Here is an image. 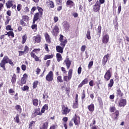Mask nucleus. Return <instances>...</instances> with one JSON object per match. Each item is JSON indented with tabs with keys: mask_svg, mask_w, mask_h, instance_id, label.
<instances>
[{
	"mask_svg": "<svg viewBox=\"0 0 129 129\" xmlns=\"http://www.w3.org/2000/svg\"><path fill=\"white\" fill-rule=\"evenodd\" d=\"M9 63L10 64V65H14V62H13L12 59H10L7 55L5 56L0 63V67H1L4 71H6V64Z\"/></svg>",
	"mask_w": 129,
	"mask_h": 129,
	"instance_id": "1",
	"label": "nucleus"
},
{
	"mask_svg": "<svg viewBox=\"0 0 129 129\" xmlns=\"http://www.w3.org/2000/svg\"><path fill=\"white\" fill-rule=\"evenodd\" d=\"M53 77L54 75L53 74V72L50 71L46 75L45 79L47 81H48V82H51V81H53Z\"/></svg>",
	"mask_w": 129,
	"mask_h": 129,
	"instance_id": "2",
	"label": "nucleus"
},
{
	"mask_svg": "<svg viewBox=\"0 0 129 129\" xmlns=\"http://www.w3.org/2000/svg\"><path fill=\"white\" fill-rule=\"evenodd\" d=\"M65 46H66V44L60 43V46L57 45L56 46V52H58V53H63V50H64V48H65Z\"/></svg>",
	"mask_w": 129,
	"mask_h": 129,
	"instance_id": "3",
	"label": "nucleus"
},
{
	"mask_svg": "<svg viewBox=\"0 0 129 129\" xmlns=\"http://www.w3.org/2000/svg\"><path fill=\"white\" fill-rule=\"evenodd\" d=\"M72 120H73L75 125H78V124H80V116L75 114V116L72 118Z\"/></svg>",
	"mask_w": 129,
	"mask_h": 129,
	"instance_id": "4",
	"label": "nucleus"
},
{
	"mask_svg": "<svg viewBox=\"0 0 129 129\" xmlns=\"http://www.w3.org/2000/svg\"><path fill=\"white\" fill-rule=\"evenodd\" d=\"M100 3H99V1H97L95 5L93 6V11L94 12H99L100 10Z\"/></svg>",
	"mask_w": 129,
	"mask_h": 129,
	"instance_id": "5",
	"label": "nucleus"
},
{
	"mask_svg": "<svg viewBox=\"0 0 129 129\" xmlns=\"http://www.w3.org/2000/svg\"><path fill=\"white\" fill-rule=\"evenodd\" d=\"M42 112L40 111V108H36L35 109V111L34 113H32V117L34 118V117H36L37 115H42Z\"/></svg>",
	"mask_w": 129,
	"mask_h": 129,
	"instance_id": "6",
	"label": "nucleus"
},
{
	"mask_svg": "<svg viewBox=\"0 0 129 129\" xmlns=\"http://www.w3.org/2000/svg\"><path fill=\"white\" fill-rule=\"evenodd\" d=\"M32 40L34 43H37V44L40 43L41 41V35L38 34L36 36H34L32 38Z\"/></svg>",
	"mask_w": 129,
	"mask_h": 129,
	"instance_id": "7",
	"label": "nucleus"
},
{
	"mask_svg": "<svg viewBox=\"0 0 129 129\" xmlns=\"http://www.w3.org/2000/svg\"><path fill=\"white\" fill-rule=\"evenodd\" d=\"M111 78V73H110V69H109L105 74L104 79L105 81H108Z\"/></svg>",
	"mask_w": 129,
	"mask_h": 129,
	"instance_id": "8",
	"label": "nucleus"
},
{
	"mask_svg": "<svg viewBox=\"0 0 129 129\" xmlns=\"http://www.w3.org/2000/svg\"><path fill=\"white\" fill-rule=\"evenodd\" d=\"M59 31L60 29H59V27H58V26L55 25L52 30V35L55 36H57V35L59 34Z\"/></svg>",
	"mask_w": 129,
	"mask_h": 129,
	"instance_id": "9",
	"label": "nucleus"
},
{
	"mask_svg": "<svg viewBox=\"0 0 129 129\" xmlns=\"http://www.w3.org/2000/svg\"><path fill=\"white\" fill-rule=\"evenodd\" d=\"M126 105V100L125 99H120L119 101V106L120 107H123Z\"/></svg>",
	"mask_w": 129,
	"mask_h": 129,
	"instance_id": "10",
	"label": "nucleus"
},
{
	"mask_svg": "<svg viewBox=\"0 0 129 129\" xmlns=\"http://www.w3.org/2000/svg\"><path fill=\"white\" fill-rule=\"evenodd\" d=\"M42 16H41V14H39V13H36L34 16L33 24H35L38 20H39L40 18H42Z\"/></svg>",
	"mask_w": 129,
	"mask_h": 129,
	"instance_id": "11",
	"label": "nucleus"
},
{
	"mask_svg": "<svg viewBox=\"0 0 129 129\" xmlns=\"http://www.w3.org/2000/svg\"><path fill=\"white\" fill-rule=\"evenodd\" d=\"M62 27L66 31H68L70 29V24L67 21H64L62 23Z\"/></svg>",
	"mask_w": 129,
	"mask_h": 129,
	"instance_id": "12",
	"label": "nucleus"
},
{
	"mask_svg": "<svg viewBox=\"0 0 129 129\" xmlns=\"http://www.w3.org/2000/svg\"><path fill=\"white\" fill-rule=\"evenodd\" d=\"M27 78L28 75H27V74H24L23 75V77L21 79V84H20L21 86H23V84H26V82H27Z\"/></svg>",
	"mask_w": 129,
	"mask_h": 129,
	"instance_id": "13",
	"label": "nucleus"
},
{
	"mask_svg": "<svg viewBox=\"0 0 129 129\" xmlns=\"http://www.w3.org/2000/svg\"><path fill=\"white\" fill-rule=\"evenodd\" d=\"M70 111H71V109H69L68 107H66L65 106H62V114H68Z\"/></svg>",
	"mask_w": 129,
	"mask_h": 129,
	"instance_id": "14",
	"label": "nucleus"
},
{
	"mask_svg": "<svg viewBox=\"0 0 129 129\" xmlns=\"http://www.w3.org/2000/svg\"><path fill=\"white\" fill-rule=\"evenodd\" d=\"M59 41L60 42V44H63V45H66V43H67L68 41L67 39H63L64 36L62 35V34L59 35Z\"/></svg>",
	"mask_w": 129,
	"mask_h": 129,
	"instance_id": "15",
	"label": "nucleus"
},
{
	"mask_svg": "<svg viewBox=\"0 0 129 129\" xmlns=\"http://www.w3.org/2000/svg\"><path fill=\"white\" fill-rule=\"evenodd\" d=\"M109 40V36L107 34H106L103 37L102 42L104 44H107V43H108Z\"/></svg>",
	"mask_w": 129,
	"mask_h": 129,
	"instance_id": "16",
	"label": "nucleus"
},
{
	"mask_svg": "<svg viewBox=\"0 0 129 129\" xmlns=\"http://www.w3.org/2000/svg\"><path fill=\"white\" fill-rule=\"evenodd\" d=\"M109 57V54L108 53L104 55V56L103 57V58L102 59V64H103V66H104L106 64V62L108 60Z\"/></svg>",
	"mask_w": 129,
	"mask_h": 129,
	"instance_id": "17",
	"label": "nucleus"
},
{
	"mask_svg": "<svg viewBox=\"0 0 129 129\" xmlns=\"http://www.w3.org/2000/svg\"><path fill=\"white\" fill-rule=\"evenodd\" d=\"M64 62L66 63L67 69H69V68H70V66H71V63L72 61H71L70 59H69V58H68L64 60Z\"/></svg>",
	"mask_w": 129,
	"mask_h": 129,
	"instance_id": "18",
	"label": "nucleus"
},
{
	"mask_svg": "<svg viewBox=\"0 0 129 129\" xmlns=\"http://www.w3.org/2000/svg\"><path fill=\"white\" fill-rule=\"evenodd\" d=\"M44 37L45 38L46 43H48V44H51V38L50 37V35H49V34L47 33H46L45 34Z\"/></svg>",
	"mask_w": 129,
	"mask_h": 129,
	"instance_id": "19",
	"label": "nucleus"
},
{
	"mask_svg": "<svg viewBox=\"0 0 129 129\" xmlns=\"http://www.w3.org/2000/svg\"><path fill=\"white\" fill-rule=\"evenodd\" d=\"M88 83V79H85L79 85L78 87L79 88H81L83 86V85L85 84H87Z\"/></svg>",
	"mask_w": 129,
	"mask_h": 129,
	"instance_id": "20",
	"label": "nucleus"
},
{
	"mask_svg": "<svg viewBox=\"0 0 129 129\" xmlns=\"http://www.w3.org/2000/svg\"><path fill=\"white\" fill-rule=\"evenodd\" d=\"M13 3V1L9 0L8 1V2L6 3V7L7 9H11V8L14 6Z\"/></svg>",
	"mask_w": 129,
	"mask_h": 129,
	"instance_id": "21",
	"label": "nucleus"
},
{
	"mask_svg": "<svg viewBox=\"0 0 129 129\" xmlns=\"http://www.w3.org/2000/svg\"><path fill=\"white\" fill-rule=\"evenodd\" d=\"M49 126V122H45L43 123V125L40 127V129H48V127Z\"/></svg>",
	"mask_w": 129,
	"mask_h": 129,
	"instance_id": "22",
	"label": "nucleus"
},
{
	"mask_svg": "<svg viewBox=\"0 0 129 129\" xmlns=\"http://www.w3.org/2000/svg\"><path fill=\"white\" fill-rule=\"evenodd\" d=\"M66 5L71 8V7H73L74 6V2L71 0H68L67 1Z\"/></svg>",
	"mask_w": 129,
	"mask_h": 129,
	"instance_id": "23",
	"label": "nucleus"
},
{
	"mask_svg": "<svg viewBox=\"0 0 129 129\" xmlns=\"http://www.w3.org/2000/svg\"><path fill=\"white\" fill-rule=\"evenodd\" d=\"M16 81H17V75L14 74L11 79V82L13 85L14 84H16Z\"/></svg>",
	"mask_w": 129,
	"mask_h": 129,
	"instance_id": "24",
	"label": "nucleus"
},
{
	"mask_svg": "<svg viewBox=\"0 0 129 129\" xmlns=\"http://www.w3.org/2000/svg\"><path fill=\"white\" fill-rule=\"evenodd\" d=\"M49 109V106H48V105L45 104L43 107L42 108L41 110V111L42 113H44L45 112V110H48Z\"/></svg>",
	"mask_w": 129,
	"mask_h": 129,
	"instance_id": "25",
	"label": "nucleus"
},
{
	"mask_svg": "<svg viewBox=\"0 0 129 129\" xmlns=\"http://www.w3.org/2000/svg\"><path fill=\"white\" fill-rule=\"evenodd\" d=\"M116 95L118 97H121L123 95V93L121 92V91L120 89H117L116 90Z\"/></svg>",
	"mask_w": 129,
	"mask_h": 129,
	"instance_id": "26",
	"label": "nucleus"
},
{
	"mask_svg": "<svg viewBox=\"0 0 129 129\" xmlns=\"http://www.w3.org/2000/svg\"><path fill=\"white\" fill-rule=\"evenodd\" d=\"M56 59L57 62H60V61H62V55H61V54L59 53H56Z\"/></svg>",
	"mask_w": 129,
	"mask_h": 129,
	"instance_id": "27",
	"label": "nucleus"
},
{
	"mask_svg": "<svg viewBox=\"0 0 129 129\" xmlns=\"http://www.w3.org/2000/svg\"><path fill=\"white\" fill-rule=\"evenodd\" d=\"M32 102L34 106H37L39 105V100L37 99H33L32 100Z\"/></svg>",
	"mask_w": 129,
	"mask_h": 129,
	"instance_id": "28",
	"label": "nucleus"
},
{
	"mask_svg": "<svg viewBox=\"0 0 129 129\" xmlns=\"http://www.w3.org/2000/svg\"><path fill=\"white\" fill-rule=\"evenodd\" d=\"M73 72V69H70L68 73V79L69 80H71V78H72V73Z\"/></svg>",
	"mask_w": 129,
	"mask_h": 129,
	"instance_id": "29",
	"label": "nucleus"
},
{
	"mask_svg": "<svg viewBox=\"0 0 129 129\" xmlns=\"http://www.w3.org/2000/svg\"><path fill=\"white\" fill-rule=\"evenodd\" d=\"M47 4L49 5V8H51V9H53L55 7L53 1H48L47 2Z\"/></svg>",
	"mask_w": 129,
	"mask_h": 129,
	"instance_id": "30",
	"label": "nucleus"
},
{
	"mask_svg": "<svg viewBox=\"0 0 129 129\" xmlns=\"http://www.w3.org/2000/svg\"><path fill=\"white\" fill-rule=\"evenodd\" d=\"M88 109L89 111H91L92 112L94 111V104H92L88 106Z\"/></svg>",
	"mask_w": 129,
	"mask_h": 129,
	"instance_id": "31",
	"label": "nucleus"
},
{
	"mask_svg": "<svg viewBox=\"0 0 129 129\" xmlns=\"http://www.w3.org/2000/svg\"><path fill=\"white\" fill-rule=\"evenodd\" d=\"M54 57V55L53 54L51 55H46L44 56V60H47V59H52Z\"/></svg>",
	"mask_w": 129,
	"mask_h": 129,
	"instance_id": "32",
	"label": "nucleus"
},
{
	"mask_svg": "<svg viewBox=\"0 0 129 129\" xmlns=\"http://www.w3.org/2000/svg\"><path fill=\"white\" fill-rule=\"evenodd\" d=\"M37 9L39 12V14L40 15V16H43V12H44V10H43V9L42 8L37 7Z\"/></svg>",
	"mask_w": 129,
	"mask_h": 129,
	"instance_id": "33",
	"label": "nucleus"
},
{
	"mask_svg": "<svg viewBox=\"0 0 129 129\" xmlns=\"http://www.w3.org/2000/svg\"><path fill=\"white\" fill-rule=\"evenodd\" d=\"M29 19H30V18L27 15H25V16H22V20L24 22H29Z\"/></svg>",
	"mask_w": 129,
	"mask_h": 129,
	"instance_id": "34",
	"label": "nucleus"
},
{
	"mask_svg": "<svg viewBox=\"0 0 129 129\" xmlns=\"http://www.w3.org/2000/svg\"><path fill=\"white\" fill-rule=\"evenodd\" d=\"M5 35L6 36L8 35V37H10V36L13 37H15V34H14V32L13 31L8 32Z\"/></svg>",
	"mask_w": 129,
	"mask_h": 129,
	"instance_id": "35",
	"label": "nucleus"
},
{
	"mask_svg": "<svg viewBox=\"0 0 129 129\" xmlns=\"http://www.w3.org/2000/svg\"><path fill=\"white\" fill-rule=\"evenodd\" d=\"M114 83V82L113 81V79H111L110 80L109 83L108 85V87H110V88H111V87L113 86Z\"/></svg>",
	"mask_w": 129,
	"mask_h": 129,
	"instance_id": "36",
	"label": "nucleus"
},
{
	"mask_svg": "<svg viewBox=\"0 0 129 129\" xmlns=\"http://www.w3.org/2000/svg\"><path fill=\"white\" fill-rule=\"evenodd\" d=\"M100 34H101V26L99 25L97 28V35H99L100 36Z\"/></svg>",
	"mask_w": 129,
	"mask_h": 129,
	"instance_id": "37",
	"label": "nucleus"
},
{
	"mask_svg": "<svg viewBox=\"0 0 129 129\" xmlns=\"http://www.w3.org/2000/svg\"><path fill=\"white\" fill-rule=\"evenodd\" d=\"M49 98V95H48V93H45L43 95V99L44 100H47Z\"/></svg>",
	"mask_w": 129,
	"mask_h": 129,
	"instance_id": "38",
	"label": "nucleus"
},
{
	"mask_svg": "<svg viewBox=\"0 0 129 129\" xmlns=\"http://www.w3.org/2000/svg\"><path fill=\"white\" fill-rule=\"evenodd\" d=\"M86 38L88 40H91V36H90V31H88L86 35Z\"/></svg>",
	"mask_w": 129,
	"mask_h": 129,
	"instance_id": "39",
	"label": "nucleus"
},
{
	"mask_svg": "<svg viewBox=\"0 0 129 129\" xmlns=\"http://www.w3.org/2000/svg\"><path fill=\"white\" fill-rule=\"evenodd\" d=\"M38 83H39V81H35V82H34L33 83V88H37Z\"/></svg>",
	"mask_w": 129,
	"mask_h": 129,
	"instance_id": "40",
	"label": "nucleus"
},
{
	"mask_svg": "<svg viewBox=\"0 0 129 129\" xmlns=\"http://www.w3.org/2000/svg\"><path fill=\"white\" fill-rule=\"evenodd\" d=\"M37 24H33L31 26V29L34 30V32H37Z\"/></svg>",
	"mask_w": 129,
	"mask_h": 129,
	"instance_id": "41",
	"label": "nucleus"
},
{
	"mask_svg": "<svg viewBox=\"0 0 129 129\" xmlns=\"http://www.w3.org/2000/svg\"><path fill=\"white\" fill-rule=\"evenodd\" d=\"M16 109L18 110V111H19V112H22V108H21V106L17 105L15 107Z\"/></svg>",
	"mask_w": 129,
	"mask_h": 129,
	"instance_id": "42",
	"label": "nucleus"
},
{
	"mask_svg": "<svg viewBox=\"0 0 129 129\" xmlns=\"http://www.w3.org/2000/svg\"><path fill=\"white\" fill-rule=\"evenodd\" d=\"M20 25H21V26H23V27H26V26H27V24L23 20H20Z\"/></svg>",
	"mask_w": 129,
	"mask_h": 129,
	"instance_id": "43",
	"label": "nucleus"
},
{
	"mask_svg": "<svg viewBox=\"0 0 129 129\" xmlns=\"http://www.w3.org/2000/svg\"><path fill=\"white\" fill-rule=\"evenodd\" d=\"M35 123H36V121H31L29 124V127L32 129V126H33V124H35Z\"/></svg>",
	"mask_w": 129,
	"mask_h": 129,
	"instance_id": "44",
	"label": "nucleus"
},
{
	"mask_svg": "<svg viewBox=\"0 0 129 129\" xmlns=\"http://www.w3.org/2000/svg\"><path fill=\"white\" fill-rule=\"evenodd\" d=\"M57 82H63V80H62V76H59L57 77Z\"/></svg>",
	"mask_w": 129,
	"mask_h": 129,
	"instance_id": "45",
	"label": "nucleus"
},
{
	"mask_svg": "<svg viewBox=\"0 0 129 129\" xmlns=\"http://www.w3.org/2000/svg\"><path fill=\"white\" fill-rule=\"evenodd\" d=\"M62 2H63V0H55L56 5L58 6L62 5Z\"/></svg>",
	"mask_w": 129,
	"mask_h": 129,
	"instance_id": "46",
	"label": "nucleus"
},
{
	"mask_svg": "<svg viewBox=\"0 0 129 129\" xmlns=\"http://www.w3.org/2000/svg\"><path fill=\"white\" fill-rule=\"evenodd\" d=\"M26 41H27V36H26V35H24L22 37V44L26 43Z\"/></svg>",
	"mask_w": 129,
	"mask_h": 129,
	"instance_id": "47",
	"label": "nucleus"
},
{
	"mask_svg": "<svg viewBox=\"0 0 129 129\" xmlns=\"http://www.w3.org/2000/svg\"><path fill=\"white\" fill-rule=\"evenodd\" d=\"M7 20L5 22V25H8V24H9V23H10V21H11V18H10L9 16H7Z\"/></svg>",
	"mask_w": 129,
	"mask_h": 129,
	"instance_id": "48",
	"label": "nucleus"
},
{
	"mask_svg": "<svg viewBox=\"0 0 129 129\" xmlns=\"http://www.w3.org/2000/svg\"><path fill=\"white\" fill-rule=\"evenodd\" d=\"M21 89L23 90V91H26V90H29V86H24L23 88H21Z\"/></svg>",
	"mask_w": 129,
	"mask_h": 129,
	"instance_id": "49",
	"label": "nucleus"
},
{
	"mask_svg": "<svg viewBox=\"0 0 129 129\" xmlns=\"http://www.w3.org/2000/svg\"><path fill=\"white\" fill-rule=\"evenodd\" d=\"M16 122L19 123L20 122V118H19V114H17L15 117Z\"/></svg>",
	"mask_w": 129,
	"mask_h": 129,
	"instance_id": "50",
	"label": "nucleus"
},
{
	"mask_svg": "<svg viewBox=\"0 0 129 129\" xmlns=\"http://www.w3.org/2000/svg\"><path fill=\"white\" fill-rule=\"evenodd\" d=\"M93 66V61H91L89 62L88 64L89 69H91V68Z\"/></svg>",
	"mask_w": 129,
	"mask_h": 129,
	"instance_id": "51",
	"label": "nucleus"
},
{
	"mask_svg": "<svg viewBox=\"0 0 129 129\" xmlns=\"http://www.w3.org/2000/svg\"><path fill=\"white\" fill-rule=\"evenodd\" d=\"M81 50L82 52H84L86 50V45H84L82 46Z\"/></svg>",
	"mask_w": 129,
	"mask_h": 129,
	"instance_id": "52",
	"label": "nucleus"
},
{
	"mask_svg": "<svg viewBox=\"0 0 129 129\" xmlns=\"http://www.w3.org/2000/svg\"><path fill=\"white\" fill-rule=\"evenodd\" d=\"M86 96V95H85V91L83 90V93L82 94V100L84 99V98H85Z\"/></svg>",
	"mask_w": 129,
	"mask_h": 129,
	"instance_id": "53",
	"label": "nucleus"
},
{
	"mask_svg": "<svg viewBox=\"0 0 129 129\" xmlns=\"http://www.w3.org/2000/svg\"><path fill=\"white\" fill-rule=\"evenodd\" d=\"M115 107H110V112H114V111H115Z\"/></svg>",
	"mask_w": 129,
	"mask_h": 129,
	"instance_id": "54",
	"label": "nucleus"
},
{
	"mask_svg": "<svg viewBox=\"0 0 129 129\" xmlns=\"http://www.w3.org/2000/svg\"><path fill=\"white\" fill-rule=\"evenodd\" d=\"M21 69L23 71H26V69H27V67L25 64H22L21 66Z\"/></svg>",
	"mask_w": 129,
	"mask_h": 129,
	"instance_id": "55",
	"label": "nucleus"
},
{
	"mask_svg": "<svg viewBox=\"0 0 129 129\" xmlns=\"http://www.w3.org/2000/svg\"><path fill=\"white\" fill-rule=\"evenodd\" d=\"M114 114H115V118L116 119V118H117V117H118L119 115V111H118V110H116L115 113Z\"/></svg>",
	"mask_w": 129,
	"mask_h": 129,
	"instance_id": "56",
	"label": "nucleus"
},
{
	"mask_svg": "<svg viewBox=\"0 0 129 129\" xmlns=\"http://www.w3.org/2000/svg\"><path fill=\"white\" fill-rule=\"evenodd\" d=\"M6 30H7V31H13V29H12V26H11V25H8L6 27Z\"/></svg>",
	"mask_w": 129,
	"mask_h": 129,
	"instance_id": "57",
	"label": "nucleus"
},
{
	"mask_svg": "<svg viewBox=\"0 0 129 129\" xmlns=\"http://www.w3.org/2000/svg\"><path fill=\"white\" fill-rule=\"evenodd\" d=\"M21 10H22V5L18 4L17 6V10L18 11V12H20Z\"/></svg>",
	"mask_w": 129,
	"mask_h": 129,
	"instance_id": "58",
	"label": "nucleus"
},
{
	"mask_svg": "<svg viewBox=\"0 0 129 129\" xmlns=\"http://www.w3.org/2000/svg\"><path fill=\"white\" fill-rule=\"evenodd\" d=\"M81 71H82V68H81V67H80L78 69V73L79 75H80V74H81Z\"/></svg>",
	"mask_w": 129,
	"mask_h": 129,
	"instance_id": "59",
	"label": "nucleus"
},
{
	"mask_svg": "<svg viewBox=\"0 0 129 129\" xmlns=\"http://www.w3.org/2000/svg\"><path fill=\"white\" fill-rule=\"evenodd\" d=\"M24 51L25 52H26V53H28V52H29V47H28V46L26 45L25 46Z\"/></svg>",
	"mask_w": 129,
	"mask_h": 129,
	"instance_id": "60",
	"label": "nucleus"
},
{
	"mask_svg": "<svg viewBox=\"0 0 129 129\" xmlns=\"http://www.w3.org/2000/svg\"><path fill=\"white\" fill-rule=\"evenodd\" d=\"M37 7H33L32 9H31V14H34V12H35V11H36V10H37Z\"/></svg>",
	"mask_w": 129,
	"mask_h": 129,
	"instance_id": "61",
	"label": "nucleus"
},
{
	"mask_svg": "<svg viewBox=\"0 0 129 129\" xmlns=\"http://www.w3.org/2000/svg\"><path fill=\"white\" fill-rule=\"evenodd\" d=\"M48 45L47 44H45L44 49H45V51L49 52V48L48 47Z\"/></svg>",
	"mask_w": 129,
	"mask_h": 129,
	"instance_id": "62",
	"label": "nucleus"
},
{
	"mask_svg": "<svg viewBox=\"0 0 129 129\" xmlns=\"http://www.w3.org/2000/svg\"><path fill=\"white\" fill-rule=\"evenodd\" d=\"M78 107V103H74L73 105V108H77Z\"/></svg>",
	"mask_w": 129,
	"mask_h": 129,
	"instance_id": "63",
	"label": "nucleus"
},
{
	"mask_svg": "<svg viewBox=\"0 0 129 129\" xmlns=\"http://www.w3.org/2000/svg\"><path fill=\"white\" fill-rule=\"evenodd\" d=\"M57 125H52L50 127L49 129H56V127H57Z\"/></svg>",
	"mask_w": 129,
	"mask_h": 129,
	"instance_id": "64",
	"label": "nucleus"
}]
</instances>
